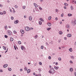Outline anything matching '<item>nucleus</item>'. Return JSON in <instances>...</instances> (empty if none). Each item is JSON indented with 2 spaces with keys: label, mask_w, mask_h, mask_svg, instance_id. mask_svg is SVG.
Instances as JSON below:
<instances>
[{
  "label": "nucleus",
  "mask_w": 76,
  "mask_h": 76,
  "mask_svg": "<svg viewBox=\"0 0 76 76\" xmlns=\"http://www.w3.org/2000/svg\"><path fill=\"white\" fill-rule=\"evenodd\" d=\"M68 16H72V14H68Z\"/></svg>",
  "instance_id": "f3484780"
},
{
  "label": "nucleus",
  "mask_w": 76,
  "mask_h": 76,
  "mask_svg": "<svg viewBox=\"0 0 76 76\" xmlns=\"http://www.w3.org/2000/svg\"><path fill=\"white\" fill-rule=\"evenodd\" d=\"M3 14H6V11H4L3 12Z\"/></svg>",
  "instance_id": "72a5a7b5"
},
{
  "label": "nucleus",
  "mask_w": 76,
  "mask_h": 76,
  "mask_svg": "<svg viewBox=\"0 0 76 76\" xmlns=\"http://www.w3.org/2000/svg\"><path fill=\"white\" fill-rule=\"evenodd\" d=\"M37 37H38V36L36 35L34 37V38L36 39V38H37Z\"/></svg>",
  "instance_id": "c756f323"
},
{
  "label": "nucleus",
  "mask_w": 76,
  "mask_h": 76,
  "mask_svg": "<svg viewBox=\"0 0 76 76\" xmlns=\"http://www.w3.org/2000/svg\"><path fill=\"white\" fill-rule=\"evenodd\" d=\"M40 20H41V21H42V22H44V20L42 19V18H40Z\"/></svg>",
  "instance_id": "6ab92c4d"
},
{
  "label": "nucleus",
  "mask_w": 76,
  "mask_h": 76,
  "mask_svg": "<svg viewBox=\"0 0 76 76\" xmlns=\"http://www.w3.org/2000/svg\"><path fill=\"white\" fill-rule=\"evenodd\" d=\"M64 7V9H66V6Z\"/></svg>",
  "instance_id": "680f3d73"
},
{
  "label": "nucleus",
  "mask_w": 76,
  "mask_h": 76,
  "mask_svg": "<svg viewBox=\"0 0 76 76\" xmlns=\"http://www.w3.org/2000/svg\"><path fill=\"white\" fill-rule=\"evenodd\" d=\"M8 35H12V33L10 31H8Z\"/></svg>",
  "instance_id": "f8f14e48"
},
{
  "label": "nucleus",
  "mask_w": 76,
  "mask_h": 76,
  "mask_svg": "<svg viewBox=\"0 0 76 76\" xmlns=\"http://www.w3.org/2000/svg\"><path fill=\"white\" fill-rule=\"evenodd\" d=\"M40 1H43V0H40Z\"/></svg>",
  "instance_id": "774afa93"
},
{
  "label": "nucleus",
  "mask_w": 76,
  "mask_h": 76,
  "mask_svg": "<svg viewBox=\"0 0 76 76\" xmlns=\"http://www.w3.org/2000/svg\"><path fill=\"white\" fill-rule=\"evenodd\" d=\"M38 70L39 71H41V69L39 68V69Z\"/></svg>",
  "instance_id": "864d4df0"
},
{
  "label": "nucleus",
  "mask_w": 76,
  "mask_h": 76,
  "mask_svg": "<svg viewBox=\"0 0 76 76\" xmlns=\"http://www.w3.org/2000/svg\"><path fill=\"white\" fill-rule=\"evenodd\" d=\"M37 63H36L35 64H34V66H37Z\"/></svg>",
  "instance_id": "13d9d810"
},
{
  "label": "nucleus",
  "mask_w": 76,
  "mask_h": 76,
  "mask_svg": "<svg viewBox=\"0 0 76 76\" xmlns=\"http://www.w3.org/2000/svg\"><path fill=\"white\" fill-rule=\"evenodd\" d=\"M67 37H72V34H68Z\"/></svg>",
  "instance_id": "39448f33"
},
{
  "label": "nucleus",
  "mask_w": 76,
  "mask_h": 76,
  "mask_svg": "<svg viewBox=\"0 0 76 76\" xmlns=\"http://www.w3.org/2000/svg\"><path fill=\"white\" fill-rule=\"evenodd\" d=\"M33 75H35V73L34 72L33 73Z\"/></svg>",
  "instance_id": "e2e57ef3"
},
{
  "label": "nucleus",
  "mask_w": 76,
  "mask_h": 76,
  "mask_svg": "<svg viewBox=\"0 0 76 76\" xmlns=\"http://www.w3.org/2000/svg\"><path fill=\"white\" fill-rule=\"evenodd\" d=\"M52 71H51V70H50V71H49V73H52V74H53Z\"/></svg>",
  "instance_id": "393cba45"
},
{
  "label": "nucleus",
  "mask_w": 76,
  "mask_h": 76,
  "mask_svg": "<svg viewBox=\"0 0 76 76\" xmlns=\"http://www.w3.org/2000/svg\"><path fill=\"white\" fill-rule=\"evenodd\" d=\"M59 34L60 35H62V34H63V32L61 31H59Z\"/></svg>",
  "instance_id": "dca6fc26"
},
{
  "label": "nucleus",
  "mask_w": 76,
  "mask_h": 76,
  "mask_svg": "<svg viewBox=\"0 0 76 76\" xmlns=\"http://www.w3.org/2000/svg\"><path fill=\"white\" fill-rule=\"evenodd\" d=\"M69 51H70V52H72V48H70L69 49Z\"/></svg>",
  "instance_id": "b1692460"
},
{
  "label": "nucleus",
  "mask_w": 76,
  "mask_h": 76,
  "mask_svg": "<svg viewBox=\"0 0 76 76\" xmlns=\"http://www.w3.org/2000/svg\"><path fill=\"white\" fill-rule=\"evenodd\" d=\"M58 60L59 61H61V58H58Z\"/></svg>",
  "instance_id": "7c9ffc66"
},
{
  "label": "nucleus",
  "mask_w": 76,
  "mask_h": 76,
  "mask_svg": "<svg viewBox=\"0 0 76 76\" xmlns=\"http://www.w3.org/2000/svg\"><path fill=\"white\" fill-rule=\"evenodd\" d=\"M33 28H30V30H31V29H33Z\"/></svg>",
  "instance_id": "4d7b16f0"
},
{
  "label": "nucleus",
  "mask_w": 76,
  "mask_h": 76,
  "mask_svg": "<svg viewBox=\"0 0 76 76\" xmlns=\"http://www.w3.org/2000/svg\"><path fill=\"white\" fill-rule=\"evenodd\" d=\"M39 64L40 65H41V66L42 65V63H41V62H39Z\"/></svg>",
  "instance_id": "c9c22d12"
},
{
  "label": "nucleus",
  "mask_w": 76,
  "mask_h": 76,
  "mask_svg": "<svg viewBox=\"0 0 76 76\" xmlns=\"http://www.w3.org/2000/svg\"><path fill=\"white\" fill-rule=\"evenodd\" d=\"M73 24H74V25H76V20H75L74 21L72 22Z\"/></svg>",
  "instance_id": "1a4fd4ad"
},
{
  "label": "nucleus",
  "mask_w": 76,
  "mask_h": 76,
  "mask_svg": "<svg viewBox=\"0 0 76 76\" xmlns=\"http://www.w3.org/2000/svg\"><path fill=\"white\" fill-rule=\"evenodd\" d=\"M7 66H8V65L7 64H5L3 65V67L6 68V67H7Z\"/></svg>",
  "instance_id": "7ed1b4c3"
},
{
  "label": "nucleus",
  "mask_w": 76,
  "mask_h": 76,
  "mask_svg": "<svg viewBox=\"0 0 76 76\" xmlns=\"http://www.w3.org/2000/svg\"><path fill=\"white\" fill-rule=\"evenodd\" d=\"M49 67H50V68H51V66H49Z\"/></svg>",
  "instance_id": "338daca9"
},
{
  "label": "nucleus",
  "mask_w": 76,
  "mask_h": 76,
  "mask_svg": "<svg viewBox=\"0 0 76 76\" xmlns=\"http://www.w3.org/2000/svg\"><path fill=\"white\" fill-rule=\"evenodd\" d=\"M58 65V62H57L56 63V66H57Z\"/></svg>",
  "instance_id": "3c124183"
},
{
  "label": "nucleus",
  "mask_w": 76,
  "mask_h": 76,
  "mask_svg": "<svg viewBox=\"0 0 76 76\" xmlns=\"http://www.w3.org/2000/svg\"><path fill=\"white\" fill-rule=\"evenodd\" d=\"M13 33L14 34H16V31H13Z\"/></svg>",
  "instance_id": "473e14b6"
},
{
  "label": "nucleus",
  "mask_w": 76,
  "mask_h": 76,
  "mask_svg": "<svg viewBox=\"0 0 76 76\" xmlns=\"http://www.w3.org/2000/svg\"><path fill=\"white\" fill-rule=\"evenodd\" d=\"M21 50H24V48H25L23 46H21Z\"/></svg>",
  "instance_id": "4468645a"
},
{
  "label": "nucleus",
  "mask_w": 76,
  "mask_h": 76,
  "mask_svg": "<svg viewBox=\"0 0 76 76\" xmlns=\"http://www.w3.org/2000/svg\"><path fill=\"white\" fill-rule=\"evenodd\" d=\"M39 76H41V74H39Z\"/></svg>",
  "instance_id": "69168bd1"
},
{
  "label": "nucleus",
  "mask_w": 76,
  "mask_h": 76,
  "mask_svg": "<svg viewBox=\"0 0 76 76\" xmlns=\"http://www.w3.org/2000/svg\"><path fill=\"white\" fill-rule=\"evenodd\" d=\"M25 29L26 31H29V28L28 27H26L25 28Z\"/></svg>",
  "instance_id": "f257e3e1"
},
{
  "label": "nucleus",
  "mask_w": 76,
  "mask_h": 76,
  "mask_svg": "<svg viewBox=\"0 0 76 76\" xmlns=\"http://www.w3.org/2000/svg\"><path fill=\"white\" fill-rule=\"evenodd\" d=\"M51 29V28H47V30H48V31H50V29Z\"/></svg>",
  "instance_id": "4be33fe9"
},
{
  "label": "nucleus",
  "mask_w": 76,
  "mask_h": 76,
  "mask_svg": "<svg viewBox=\"0 0 76 76\" xmlns=\"http://www.w3.org/2000/svg\"><path fill=\"white\" fill-rule=\"evenodd\" d=\"M4 37H5L6 38H7L8 37L7 36V35H5L4 36Z\"/></svg>",
  "instance_id": "37998d69"
},
{
  "label": "nucleus",
  "mask_w": 76,
  "mask_h": 76,
  "mask_svg": "<svg viewBox=\"0 0 76 76\" xmlns=\"http://www.w3.org/2000/svg\"><path fill=\"white\" fill-rule=\"evenodd\" d=\"M58 19V18L56 17L55 18V20H57Z\"/></svg>",
  "instance_id": "49530a36"
},
{
  "label": "nucleus",
  "mask_w": 76,
  "mask_h": 76,
  "mask_svg": "<svg viewBox=\"0 0 76 76\" xmlns=\"http://www.w3.org/2000/svg\"><path fill=\"white\" fill-rule=\"evenodd\" d=\"M73 70V68H70V72H72Z\"/></svg>",
  "instance_id": "412c9836"
},
{
  "label": "nucleus",
  "mask_w": 76,
  "mask_h": 76,
  "mask_svg": "<svg viewBox=\"0 0 76 76\" xmlns=\"http://www.w3.org/2000/svg\"><path fill=\"white\" fill-rule=\"evenodd\" d=\"M0 15H3L2 12H0Z\"/></svg>",
  "instance_id": "603ef678"
},
{
  "label": "nucleus",
  "mask_w": 76,
  "mask_h": 76,
  "mask_svg": "<svg viewBox=\"0 0 76 76\" xmlns=\"http://www.w3.org/2000/svg\"><path fill=\"white\" fill-rule=\"evenodd\" d=\"M39 25H41L42 24V22L40 21L39 22Z\"/></svg>",
  "instance_id": "2f4dec72"
},
{
  "label": "nucleus",
  "mask_w": 76,
  "mask_h": 76,
  "mask_svg": "<svg viewBox=\"0 0 76 76\" xmlns=\"http://www.w3.org/2000/svg\"><path fill=\"white\" fill-rule=\"evenodd\" d=\"M15 8H18V6H17V5H15Z\"/></svg>",
  "instance_id": "a18cd8bd"
},
{
  "label": "nucleus",
  "mask_w": 76,
  "mask_h": 76,
  "mask_svg": "<svg viewBox=\"0 0 76 76\" xmlns=\"http://www.w3.org/2000/svg\"><path fill=\"white\" fill-rule=\"evenodd\" d=\"M4 28H5V29H6V30H7V29L8 28H7V26H5Z\"/></svg>",
  "instance_id": "a211bd4d"
},
{
  "label": "nucleus",
  "mask_w": 76,
  "mask_h": 76,
  "mask_svg": "<svg viewBox=\"0 0 76 76\" xmlns=\"http://www.w3.org/2000/svg\"><path fill=\"white\" fill-rule=\"evenodd\" d=\"M3 48H4V50H6V48L4 46H3Z\"/></svg>",
  "instance_id": "ea45409f"
},
{
  "label": "nucleus",
  "mask_w": 76,
  "mask_h": 76,
  "mask_svg": "<svg viewBox=\"0 0 76 76\" xmlns=\"http://www.w3.org/2000/svg\"><path fill=\"white\" fill-rule=\"evenodd\" d=\"M21 33V34H24V33L25 32V31H24V30H20Z\"/></svg>",
  "instance_id": "20e7f679"
},
{
  "label": "nucleus",
  "mask_w": 76,
  "mask_h": 76,
  "mask_svg": "<svg viewBox=\"0 0 76 76\" xmlns=\"http://www.w3.org/2000/svg\"><path fill=\"white\" fill-rule=\"evenodd\" d=\"M18 23V20H17L15 21L14 22V23L15 24H17V23Z\"/></svg>",
  "instance_id": "0eeeda50"
},
{
  "label": "nucleus",
  "mask_w": 76,
  "mask_h": 76,
  "mask_svg": "<svg viewBox=\"0 0 76 76\" xmlns=\"http://www.w3.org/2000/svg\"><path fill=\"white\" fill-rule=\"evenodd\" d=\"M70 9L72 10H73L74 9V8H73V6H71Z\"/></svg>",
  "instance_id": "9b49d317"
},
{
  "label": "nucleus",
  "mask_w": 76,
  "mask_h": 76,
  "mask_svg": "<svg viewBox=\"0 0 76 76\" xmlns=\"http://www.w3.org/2000/svg\"><path fill=\"white\" fill-rule=\"evenodd\" d=\"M8 70L9 71H11L12 69L10 68H8Z\"/></svg>",
  "instance_id": "cd10ccee"
},
{
  "label": "nucleus",
  "mask_w": 76,
  "mask_h": 76,
  "mask_svg": "<svg viewBox=\"0 0 76 76\" xmlns=\"http://www.w3.org/2000/svg\"><path fill=\"white\" fill-rule=\"evenodd\" d=\"M24 70H25L26 71L27 70V68L25 67L24 68Z\"/></svg>",
  "instance_id": "e433bc0d"
},
{
  "label": "nucleus",
  "mask_w": 76,
  "mask_h": 76,
  "mask_svg": "<svg viewBox=\"0 0 76 76\" xmlns=\"http://www.w3.org/2000/svg\"><path fill=\"white\" fill-rule=\"evenodd\" d=\"M22 70H23V69H20V72H22Z\"/></svg>",
  "instance_id": "5fc2aeb1"
},
{
  "label": "nucleus",
  "mask_w": 76,
  "mask_h": 76,
  "mask_svg": "<svg viewBox=\"0 0 76 76\" xmlns=\"http://www.w3.org/2000/svg\"><path fill=\"white\" fill-rule=\"evenodd\" d=\"M25 7H26L25 6H23V9H25Z\"/></svg>",
  "instance_id": "c03bdc74"
},
{
  "label": "nucleus",
  "mask_w": 76,
  "mask_h": 76,
  "mask_svg": "<svg viewBox=\"0 0 76 76\" xmlns=\"http://www.w3.org/2000/svg\"><path fill=\"white\" fill-rule=\"evenodd\" d=\"M70 63H73V62H72V61H70Z\"/></svg>",
  "instance_id": "8fccbe9b"
},
{
  "label": "nucleus",
  "mask_w": 76,
  "mask_h": 76,
  "mask_svg": "<svg viewBox=\"0 0 76 76\" xmlns=\"http://www.w3.org/2000/svg\"><path fill=\"white\" fill-rule=\"evenodd\" d=\"M64 4L65 6H68V4H67V3H64Z\"/></svg>",
  "instance_id": "a878e982"
},
{
  "label": "nucleus",
  "mask_w": 76,
  "mask_h": 76,
  "mask_svg": "<svg viewBox=\"0 0 76 76\" xmlns=\"http://www.w3.org/2000/svg\"><path fill=\"white\" fill-rule=\"evenodd\" d=\"M64 39L65 40H66V37H64Z\"/></svg>",
  "instance_id": "6e6d98bb"
},
{
  "label": "nucleus",
  "mask_w": 76,
  "mask_h": 76,
  "mask_svg": "<svg viewBox=\"0 0 76 76\" xmlns=\"http://www.w3.org/2000/svg\"><path fill=\"white\" fill-rule=\"evenodd\" d=\"M56 12H57H57H58V10L57 9H56Z\"/></svg>",
  "instance_id": "79ce46f5"
},
{
  "label": "nucleus",
  "mask_w": 76,
  "mask_h": 76,
  "mask_svg": "<svg viewBox=\"0 0 76 76\" xmlns=\"http://www.w3.org/2000/svg\"><path fill=\"white\" fill-rule=\"evenodd\" d=\"M61 17H63V14H61Z\"/></svg>",
  "instance_id": "09e8293b"
},
{
  "label": "nucleus",
  "mask_w": 76,
  "mask_h": 76,
  "mask_svg": "<svg viewBox=\"0 0 76 76\" xmlns=\"http://www.w3.org/2000/svg\"><path fill=\"white\" fill-rule=\"evenodd\" d=\"M39 9H40V10H42V8L41 7H39Z\"/></svg>",
  "instance_id": "de8ad7c7"
},
{
  "label": "nucleus",
  "mask_w": 76,
  "mask_h": 76,
  "mask_svg": "<svg viewBox=\"0 0 76 76\" xmlns=\"http://www.w3.org/2000/svg\"><path fill=\"white\" fill-rule=\"evenodd\" d=\"M0 7H3V5L0 4Z\"/></svg>",
  "instance_id": "052dcab7"
},
{
  "label": "nucleus",
  "mask_w": 76,
  "mask_h": 76,
  "mask_svg": "<svg viewBox=\"0 0 76 76\" xmlns=\"http://www.w3.org/2000/svg\"><path fill=\"white\" fill-rule=\"evenodd\" d=\"M29 19L30 20H32V18L31 16H30L29 17Z\"/></svg>",
  "instance_id": "6e6552de"
},
{
  "label": "nucleus",
  "mask_w": 76,
  "mask_h": 76,
  "mask_svg": "<svg viewBox=\"0 0 76 76\" xmlns=\"http://www.w3.org/2000/svg\"><path fill=\"white\" fill-rule=\"evenodd\" d=\"M48 19L49 20H50V19H51V17L49 16L48 18Z\"/></svg>",
  "instance_id": "5701e85b"
},
{
  "label": "nucleus",
  "mask_w": 76,
  "mask_h": 76,
  "mask_svg": "<svg viewBox=\"0 0 76 76\" xmlns=\"http://www.w3.org/2000/svg\"><path fill=\"white\" fill-rule=\"evenodd\" d=\"M18 44H21V42L20 41H18Z\"/></svg>",
  "instance_id": "bb28decb"
},
{
  "label": "nucleus",
  "mask_w": 76,
  "mask_h": 76,
  "mask_svg": "<svg viewBox=\"0 0 76 76\" xmlns=\"http://www.w3.org/2000/svg\"><path fill=\"white\" fill-rule=\"evenodd\" d=\"M71 58H72L73 59H74V57L72 56H71Z\"/></svg>",
  "instance_id": "f704fd0d"
},
{
  "label": "nucleus",
  "mask_w": 76,
  "mask_h": 76,
  "mask_svg": "<svg viewBox=\"0 0 76 76\" xmlns=\"http://www.w3.org/2000/svg\"><path fill=\"white\" fill-rule=\"evenodd\" d=\"M34 6L35 7H37L38 6V5L37 4L35 3H34Z\"/></svg>",
  "instance_id": "423d86ee"
},
{
  "label": "nucleus",
  "mask_w": 76,
  "mask_h": 76,
  "mask_svg": "<svg viewBox=\"0 0 76 76\" xmlns=\"http://www.w3.org/2000/svg\"><path fill=\"white\" fill-rule=\"evenodd\" d=\"M75 76H76V72H75Z\"/></svg>",
  "instance_id": "bf43d9fd"
},
{
  "label": "nucleus",
  "mask_w": 76,
  "mask_h": 76,
  "mask_svg": "<svg viewBox=\"0 0 76 76\" xmlns=\"http://www.w3.org/2000/svg\"><path fill=\"white\" fill-rule=\"evenodd\" d=\"M41 49H43V48H44V47L42 46H41Z\"/></svg>",
  "instance_id": "a19ab883"
},
{
  "label": "nucleus",
  "mask_w": 76,
  "mask_h": 76,
  "mask_svg": "<svg viewBox=\"0 0 76 76\" xmlns=\"http://www.w3.org/2000/svg\"><path fill=\"white\" fill-rule=\"evenodd\" d=\"M55 73V71L54 70H53V72L52 71V74H54Z\"/></svg>",
  "instance_id": "c85d7f7f"
},
{
  "label": "nucleus",
  "mask_w": 76,
  "mask_h": 76,
  "mask_svg": "<svg viewBox=\"0 0 76 76\" xmlns=\"http://www.w3.org/2000/svg\"><path fill=\"white\" fill-rule=\"evenodd\" d=\"M66 27L67 28H70V26L68 24L66 25Z\"/></svg>",
  "instance_id": "2eb2a0df"
},
{
  "label": "nucleus",
  "mask_w": 76,
  "mask_h": 76,
  "mask_svg": "<svg viewBox=\"0 0 76 76\" xmlns=\"http://www.w3.org/2000/svg\"><path fill=\"white\" fill-rule=\"evenodd\" d=\"M48 25L49 26H51V23H48Z\"/></svg>",
  "instance_id": "9d476101"
},
{
  "label": "nucleus",
  "mask_w": 76,
  "mask_h": 76,
  "mask_svg": "<svg viewBox=\"0 0 76 76\" xmlns=\"http://www.w3.org/2000/svg\"><path fill=\"white\" fill-rule=\"evenodd\" d=\"M59 68V67H57L56 66H55L54 67V69H55V70H58Z\"/></svg>",
  "instance_id": "f03ea898"
},
{
  "label": "nucleus",
  "mask_w": 76,
  "mask_h": 76,
  "mask_svg": "<svg viewBox=\"0 0 76 76\" xmlns=\"http://www.w3.org/2000/svg\"><path fill=\"white\" fill-rule=\"evenodd\" d=\"M10 40L11 41H13V38H10Z\"/></svg>",
  "instance_id": "aec40b11"
},
{
  "label": "nucleus",
  "mask_w": 76,
  "mask_h": 76,
  "mask_svg": "<svg viewBox=\"0 0 76 76\" xmlns=\"http://www.w3.org/2000/svg\"><path fill=\"white\" fill-rule=\"evenodd\" d=\"M30 72H31V70L28 69L27 71V73H30Z\"/></svg>",
  "instance_id": "ddd939ff"
},
{
  "label": "nucleus",
  "mask_w": 76,
  "mask_h": 76,
  "mask_svg": "<svg viewBox=\"0 0 76 76\" xmlns=\"http://www.w3.org/2000/svg\"><path fill=\"white\" fill-rule=\"evenodd\" d=\"M0 72H3V70H0Z\"/></svg>",
  "instance_id": "0e129e2a"
},
{
  "label": "nucleus",
  "mask_w": 76,
  "mask_h": 76,
  "mask_svg": "<svg viewBox=\"0 0 76 76\" xmlns=\"http://www.w3.org/2000/svg\"><path fill=\"white\" fill-rule=\"evenodd\" d=\"M51 56H49V57H48V59H49V60L51 59Z\"/></svg>",
  "instance_id": "58836bf2"
},
{
  "label": "nucleus",
  "mask_w": 76,
  "mask_h": 76,
  "mask_svg": "<svg viewBox=\"0 0 76 76\" xmlns=\"http://www.w3.org/2000/svg\"><path fill=\"white\" fill-rule=\"evenodd\" d=\"M11 19H12V20H13V19H14V18H13V17H11Z\"/></svg>",
  "instance_id": "4c0bfd02"
}]
</instances>
